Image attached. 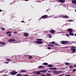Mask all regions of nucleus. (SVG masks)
<instances>
[{
    "label": "nucleus",
    "instance_id": "nucleus-17",
    "mask_svg": "<svg viewBox=\"0 0 76 76\" xmlns=\"http://www.w3.org/2000/svg\"><path fill=\"white\" fill-rule=\"evenodd\" d=\"M42 67H44V66H40L38 67V69H41Z\"/></svg>",
    "mask_w": 76,
    "mask_h": 76
},
{
    "label": "nucleus",
    "instance_id": "nucleus-53",
    "mask_svg": "<svg viewBox=\"0 0 76 76\" xmlns=\"http://www.w3.org/2000/svg\"><path fill=\"white\" fill-rule=\"evenodd\" d=\"M1 11H2V10H1L0 9V12H1Z\"/></svg>",
    "mask_w": 76,
    "mask_h": 76
},
{
    "label": "nucleus",
    "instance_id": "nucleus-60",
    "mask_svg": "<svg viewBox=\"0 0 76 76\" xmlns=\"http://www.w3.org/2000/svg\"><path fill=\"white\" fill-rule=\"evenodd\" d=\"M75 12H76V10H75Z\"/></svg>",
    "mask_w": 76,
    "mask_h": 76
},
{
    "label": "nucleus",
    "instance_id": "nucleus-8",
    "mask_svg": "<svg viewBox=\"0 0 76 76\" xmlns=\"http://www.w3.org/2000/svg\"><path fill=\"white\" fill-rule=\"evenodd\" d=\"M47 69H45L44 70H42V71H39L40 72H41L42 73H45L47 72Z\"/></svg>",
    "mask_w": 76,
    "mask_h": 76
},
{
    "label": "nucleus",
    "instance_id": "nucleus-54",
    "mask_svg": "<svg viewBox=\"0 0 76 76\" xmlns=\"http://www.w3.org/2000/svg\"><path fill=\"white\" fill-rule=\"evenodd\" d=\"M59 76H63V75H60Z\"/></svg>",
    "mask_w": 76,
    "mask_h": 76
},
{
    "label": "nucleus",
    "instance_id": "nucleus-43",
    "mask_svg": "<svg viewBox=\"0 0 76 76\" xmlns=\"http://www.w3.org/2000/svg\"><path fill=\"white\" fill-rule=\"evenodd\" d=\"M48 50H50L51 49V48L48 47Z\"/></svg>",
    "mask_w": 76,
    "mask_h": 76
},
{
    "label": "nucleus",
    "instance_id": "nucleus-52",
    "mask_svg": "<svg viewBox=\"0 0 76 76\" xmlns=\"http://www.w3.org/2000/svg\"><path fill=\"white\" fill-rule=\"evenodd\" d=\"M25 1H29V0H24Z\"/></svg>",
    "mask_w": 76,
    "mask_h": 76
},
{
    "label": "nucleus",
    "instance_id": "nucleus-46",
    "mask_svg": "<svg viewBox=\"0 0 76 76\" xmlns=\"http://www.w3.org/2000/svg\"><path fill=\"white\" fill-rule=\"evenodd\" d=\"M48 46H51V44H49L48 45Z\"/></svg>",
    "mask_w": 76,
    "mask_h": 76
},
{
    "label": "nucleus",
    "instance_id": "nucleus-41",
    "mask_svg": "<svg viewBox=\"0 0 76 76\" xmlns=\"http://www.w3.org/2000/svg\"><path fill=\"white\" fill-rule=\"evenodd\" d=\"M12 4H13V2L11 3H10V5H12Z\"/></svg>",
    "mask_w": 76,
    "mask_h": 76
},
{
    "label": "nucleus",
    "instance_id": "nucleus-23",
    "mask_svg": "<svg viewBox=\"0 0 76 76\" xmlns=\"http://www.w3.org/2000/svg\"><path fill=\"white\" fill-rule=\"evenodd\" d=\"M65 64L66 66H68V65H69V64H70L67 62H65Z\"/></svg>",
    "mask_w": 76,
    "mask_h": 76
},
{
    "label": "nucleus",
    "instance_id": "nucleus-25",
    "mask_svg": "<svg viewBox=\"0 0 76 76\" xmlns=\"http://www.w3.org/2000/svg\"><path fill=\"white\" fill-rule=\"evenodd\" d=\"M48 36H49V38H51L52 37V36H51V34H48Z\"/></svg>",
    "mask_w": 76,
    "mask_h": 76
},
{
    "label": "nucleus",
    "instance_id": "nucleus-24",
    "mask_svg": "<svg viewBox=\"0 0 76 76\" xmlns=\"http://www.w3.org/2000/svg\"><path fill=\"white\" fill-rule=\"evenodd\" d=\"M75 48H76V47L73 46H72L71 48V49H75Z\"/></svg>",
    "mask_w": 76,
    "mask_h": 76
},
{
    "label": "nucleus",
    "instance_id": "nucleus-22",
    "mask_svg": "<svg viewBox=\"0 0 76 76\" xmlns=\"http://www.w3.org/2000/svg\"><path fill=\"white\" fill-rule=\"evenodd\" d=\"M28 57H29V58H28L29 59H31V58H32V56L30 55H29L28 56Z\"/></svg>",
    "mask_w": 76,
    "mask_h": 76
},
{
    "label": "nucleus",
    "instance_id": "nucleus-27",
    "mask_svg": "<svg viewBox=\"0 0 76 76\" xmlns=\"http://www.w3.org/2000/svg\"><path fill=\"white\" fill-rule=\"evenodd\" d=\"M11 32L10 31H8V32H7L6 33V34H10Z\"/></svg>",
    "mask_w": 76,
    "mask_h": 76
},
{
    "label": "nucleus",
    "instance_id": "nucleus-28",
    "mask_svg": "<svg viewBox=\"0 0 76 76\" xmlns=\"http://www.w3.org/2000/svg\"><path fill=\"white\" fill-rule=\"evenodd\" d=\"M22 76V75L20 74H18L16 75V76Z\"/></svg>",
    "mask_w": 76,
    "mask_h": 76
},
{
    "label": "nucleus",
    "instance_id": "nucleus-9",
    "mask_svg": "<svg viewBox=\"0 0 76 76\" xmlns=\"http://www.w3.org/2000/svg\"><path fill=\"white\" fill-rule=\"evenodd\" d=\"M58 1H59V2L60 3H64L65 2V0H58Z\"/></svg>",
    "mask_w": 76,
    "mask_h": 76
},
{
    "label": "nucleus",
    "instance_id": "nucleus-49",
    "mask_svg": "<svg viewBox=\"0 0 76 76\" xmlns=\"http://www.w3.org/2000/svg\"><path fill=\"white\" fill-rule=\"evenodd\" d=\"M23 76H28V75H23Z\"/></svg>",
    "mask_w": 76,
    "mask_h": 76
},
{
    "label": "nucleus",
    "instance_id": "nucleus-13",
    "mask_svg": "<svg viewBox=\"0 0 76 76\" xmlns=\"http://www.w3.org/2000/svg\"><path fill=\"white\" fill-rule=\"evenodd\" d=\"M71 50H72V53H74L76 52V49H71Z\"/></svg>",
    "mask_w": 76,
    "mask_h": 76
},
{
    "label": "nucleus",
    "instance_id": "nucleus-50",
    "mask_svg": "<svg viewBox=\"0 0 76 76\" xmlns=\"http://www.w3.org/2000/svg\"><path fill=\"white\" fill-rule=\"evenodd\" d=\"M41 76H46L45 75H41Z\"/></svg>",
    "mask_w": 76,
    "mask_h": 76
},
{
    "label": "nucleus",
    "instance_id": "nucleus-42",
    "mask_svg": "<svg viewBox=\"0 0 76 76\" xmlns=\"http://www.w3.org/2000/svg\"><path fill=\"white\" fill-rule=\"evenodd\" d=\"M48 69H50V70H52L53 69V68H49Z\"/></svg>",
    "mask_w": 76,
    "mask_h": 76
},
{
    "label": "nucleus",
    "instance_id": "nucleus-57",
    "mask_svg": "<svg viewBox=\"0 0 76 76\" xmlns=\"http://www.w3.org/2000/svg\"><path fill=\"white\" fill-rule=\"evenodd\" d=\"M24 56H25V57H26V56H28V55H25Z\"/></svg>",
    "mask_w": 76,
    "mask_h": 76
},
{
    "label": "nucleus",
    "instance_id": "nucleus-45",
    "mask_svg": "<svg viewBox=\"0 0 76 76\" xmlns=\"http://www.w3.org/2000/svg\"><path fill=\"white\" fill-rule=\"evenodd\" d=\"M73 66H74V67H76V64L73 65Z\"/></svg>",
    "mask_w": 76,
    "mask_h": 76
},
{
    "label": "nucleus",
    "instance_id": "nucleus-58",
    "mask_svg": "<svg viewBox=\"0 0 76 76\" xmlns=\"http://www.w3.org/2000/svg\"><path fill=\"white\" fill-rule=\"evenodd\" d=\"M32 20V19H30L29 20V21H30V20Z\"/></svg>",
    "mask_w": 76,
    "mask_h": 76
},
{
    "label": "nucleus",
    "instance_id": "nucleus-40",
    "mask_svg": "<svg viewBox=\"0 0 76 76\" xmlns=\"http://www.w3.org/2000/svg\"><path fill=\"white\" fill-rule=\"evenodd\" d=\"M72 20H68V22H72Z\"/></svg>",
    "mask_w": 76,
    "mask_h": 76
},
{
    "label": "nucleus",
    "instance_id": "nucleus-15",
    "mask_svg": "<svg viewBox=\"0 0 76 76\" xmlns=\"http://www.w3.org/2000/svg\"><path fill=\"white\" fill-rule=\"evenodd\" d=\"M41 72L39 71L36 72V74H37V75H39L40 74H41Z\"/></svg>",
    "mask_w": 76,
    "mask_h": 76
},
{
    "label": "nucleus",
    "instance_id": "nucleus-14",
    "mask_svg": "<svg viewBox=\"0 0 76 76\" xmlns=\"http://www.w3.org/2000/svg\"><path fill=\"white\" fill-rule=\"evenodd\" d=\"M20 72H22V73H26V71L23 70H21Z\"/></svg>",
    "mask_w": 76,
    "mask_h": 76
},
{
    "label": "nucleus",
    "instance_id": "nucleus-20",
    "mask_svg": "<svg viewBox=\"0 0 76 76\" xmlns=\"http://www.w3.org/2000/svg\"><path fill=\"white\" fill-rule=\"evenodd\" d=\"M6 61H12V60L10 59H7Z\"/></svg>",
    "mask_w": 76,
    "mask_h": 76
},
{
    "label": "nucleus",
    "instance_id": "nucleus-36",
    "mask_svg": "<svg viewBox=\"0 0 76 76\" xmlns=\"http://www.w3.org/2000/svg\"><path fill=\"white\" fill-rule=\"evenodd\" d=\"M52 69H53V70H56V69H57V68H52Z\"/></svg>",
    "mask_w": 76,
    "mask_h": 76
},
{
    "label": "nucleus",
    "instance_id": "nucleus-12",
    "mask_svg": "<svg viewBox=\"0 0 76 76\" xmlns=\"http://www.w3.org/2000/svg\"><path fill=\"white\" fill-rule=\"evenodd\" d=\"M72 2L74 4H76V0H72Z\"/></svg>",
    "mask_w": 76,
    "mask_h": 76
},
{
    "label": "nucleus",
    "instance_id": "nucleus-29",
    "mask_svg": "<svg viewBox=\"0 0 76 76\" xmlns=\"http://www.w3.org/2000/svg\"><path fill=\"white\" fill-rule=\"evenodd\" d=\"M46 75H47V76H51V75L50 74H46Z\"/></svg>",
    "mask_w": 76,
    "mask_h": 76
},
{
    "label": "nucleus",
    "instance_id": "nucleus-19",
    "mask_svg": "<svg viewBox=\"0 0 76 76\" xmlns=\"http://www.w3.org/2000/svg\"><path fill=\"white\" fill-rule=\"evenodd\" d=\"M69 35H72V36H73L74 35V34L73 33L70 32L69 33Z\"/></svg>",
    "mask_w": 76,
    "mask_h": 76
},
{
    "label": "nucleus",
    "instance_id": "nucleus-16",
    "mask_svg": "<svg viewBox=\"0 0 76 76\" xmlns=\"http://www.w3.org/2000/svg\"><path fill=\"white\" fill-rule=\"evenodd\" d=\"M47 67H54L53 65L50 64H49L47 65Z\"/></svg>",
    "mask_w": 76,
    "mask_h": 76
},
{
    "label": "nucleus",
    "instance_id": "nucleus-31",
    "mask_svg": "<svg viewBox=\"0 0 76 76\" xmlns=\"http://www.w3.org/2000/svg\"><path fill=\"white\" fill-rule=\"evenodd\" d=\"M1 44H2V45H5V42H2Z\"/></svg>",
    "mask_w": 76,
    "mask_h": 76
},
{
    "label": "nucleus",
    "instance_id": "nucleus-4",
    "mask_svg": "<svg viewBox=\"0 0 76 76\" xmlns=\"http://www.w3.org/2000/svg\"><path fill=\"white\" fill-rule=\"evenodd\" d=\"M8 41V42H13V41H16V39H9Z\"/></svg>",
    "mask_w": 76,
    "mask_h": 76
},
{
    "label": "nucleus",
    "instance_id": "nucleus-3",
    "mask_svg": "<svg viewBox=\"0 0 76 76\" xmlns=\"http://www.w3.org/2000/svg\"><path fill=\"white\" fill-rule=\"evenodd\" d=\"M61 43L62 44H66L68 43V41H62L61 42Z\"/></svg>",
    "mask_w": 76,
    "mask_h": 76
},
{
    "label": "nucleus",
    "instance_id": "nucleus-44",
    "mask_svg": "<svg viewBox=\"0 0 76 76\" xmlns=\"http://www.w3.org/2000/svg\"><path fill=\"white\" fill-rule=\"evenodd\" d=\"M4 63H6V64H8V63H9V62H4Z\"/></svg>",
    "mask_w": 76,
    "mask_h": 76
},
{
    "label": "nucleus",
    "instance_id": "nucleus-5",
    "mask_svg": "<svg viewBox=\"0 0 76 76\" xmlns=\"http://www.w3.org/2000/svg\"><path fill=\"white\" fill-rule=\"evenodd\" d=\"M17 73H18V72L12 71L11 72V74L12 75H16V74H17Z\"/></svg>",
    "mask_w": 76,
    "mask_h": 76
},
{
    "label": "nucleus",
    "instance_id": "nucleus-47",
    "mask_svg": "<svg viewBox=\"0 0 76 76\" xmlns=\"http://www.w3.org/2000/svg\"><path fill=\"white\" fill-rule=\"evenodd\" d=\"M21 22H22V23H24V21H21Z\"/></svg>",
    "mask_w": 76,
    "mask_h": 76
},
{
    "label": "nucleus",
    "instance_id": "nucleus-6",
    "mask_svg": "<svg viewBox=\"0 0 76 76\" xmlns=\"http://www.w3.org/2000/svg\"><path fill=\"white\" fill-rule=\"evenodd\" d=\"M50 32L51 34H55L56 31H55L54 30H52L50 31Z\"/></svg>",
    "mask_w": 76,
    "mask_h": 76
},
{
    "label": "nucleus",
    "instance_id": "nucleus-39",
    "mask_svg": "<svg viewBox=\"0 0 76 76\" xmlns=\"http://www.w3.org/2000/svg\"><path fill=\"white\" fill-rule=\"evenodd\" d=\"M66 36H67V37H70V36H69V35L68 34H66Z\"/></svg>",
    "mask_w": 76,
    "mask_h": 76
},
{
    "label": "nucleus",
    "instance_id": "nucleus-10",
    "mask_svg": "<svg viewBox=\"0 0 76 76\" xmlns=\"http://www.w3.org/2000/svg\"><path fill=\"white\" fill-rule=\"evenodd\" d=\"M62 72V71H59L58 72L57 71H55V73H56L57 75H58V74H59V73H61Z\"/></svg>",
    "mask_w": 76,
    "mask_h": 76
},
{
    "label": "nucleus",
    "instance_id": "nucleus-30",
    "mask_svg": "<svg viewBox=\"0 0 76 76\" xmlns=\"http://www.w3.org/2000/svg\"><path fill=\"white\" fill-rule=\"evenodd\" d=\"M50 44H55V42L53 41L52 42H50Z\"/></svg>",
    "mask_w": 76,
    "mask_h": 76
},
{
    "label": "nucleus",
    "instance_id": "nucleus-48",
    "mask_svg": "<svg viewBox=\"0 0 76 76\" xmlns=\"http://www.w3.org/2000/svg\"><path fill=\"white\" fill-rule=\"evenodd\" d=\"M50 46L51 47H53V46H54V45H50Z\"/></svg>",
    "mask_w": 76,
    "mask_h": 76
},
{
    "label": "nucleus",
    "instance_id": "nucleus-1",
    "mask_svg": "<svg viewBox=\"0 0 76 76\" xmlns=\"http://www.w3.org/2000/svg\"><path fill=\"white\" fill-rule=\"evenodd\" d=\"M37 41L36 42V44H41L43 43L41 41H42V39H37Z\"/></svg>",
    "mask_w": 76,
    "mask_h": 76
},
{
    "label": "nucleus",
    "instance_id": "nucleus-32",
    "mask_svg": "<svg viewBox=\"0 0 76 76\" xmlns=\"http://www.w3.org/2000/svg\"><path fill=\"white\" fill-rule=\"evenodd\" d=\"M1 30H3V31H4L5 30V28H1Z\"/></svg>",
    "mask_w": 76,
    "mask_h": 76
},
{
    "label": "nucleus",
    "instance_id": "nucleus-51",
    "mask_svg": "<svg viewBox=\"0 0 76 76\" xmlns=\"http://www.w3.org/2000/svg\"><path fill=\"white\" fill-rule=\"evenodd\" d=\"M51 72V71H48V72H49V73H50V72Z\"/></svg>",
    "mask_w": 76,
    "mask_h": 76
},
{
    "label": "nucleus",
    "instance_id": "nucleus-34",
    "mask_svg": "<svg viewBox=\"0 0 76 76\" xmlns=\"http://www.w3.org/2000/svg\"><path fill=\"white\" fill-rule=\"evenodd\" d=\"M13 33L14 34H18V32H14Z\"/></svg>",
    "mask_w": 76,
    "mask_h": 76
},
{
    "label": "nucleus",
    "instance_id": "nucleus-38",
    "mask_svg": "<svg viewBox=\"0 0 76 76\" xmlns=\"http://www.w3.org/2000/svg\"><path fill=\"white\" fill-rule=\"evenodd\" d=\"M55 45H56V46H58V44H55Z\"/></svg>",
    "mask_w": 76,
    "mask_h": 76
},
{
    "label": "nucleus",
    "instance_id": "nucleus-61",
    "mask_svg": "<svg viewBox=\"0 0 76 76\" xmlns=\"http://www.w3.org/2000/svg\"><path fill=\"white\" fill-rule=\"evenodd\" d=\"M22 0V1H24V0Z\"/></svg>",
    "mask_w": 76,
    "mask_h": 76
},
{
    "label": "nucleus",
    "instance_id": "nucleus-55",
    "mask_svg": "<svg viewBox=\"0 0 76 76\" xmlns=\"http://www.w3.org/2000/svg\"><path fill=\"white\" fill-rule=\"evenodd\" d=\"M2 42H0V44H1Z\"/></svg>",
    "mask_w": 76,
    "mask_h": 76
},
{
    "label": "nucleus",
    "instance_id": "nucleus-11",
    "mask_svg": "<svg viewBox=\"0 0 76 76\" xmlns=\"http://www.w3.org/2000/svg\"><path fill=\"white\" fill-rule=\"evenodd\" d=\"M67 31L69 32V33L70 32H72V30L70 28H69L68 30Z\"/></svg>",
    "mask_w": 76,
    "mask_h": 76
},
{
    "label": "nucleus",
    "instance_id": "nucleus-59",
    "mask_svg": "<svg viewBox=\"0 0 76 76\" xmlns=\"http://www.w3.org/2000/svg\"><path fill=\"white\" fill-rule=\"evenodd\" d=\"M75 36H76V33L75 35Z\"/></svg>",
    "mask_w": 76,
    "mask_h": 76
},
{
    "label": "nucleus",
    "instance_id": "nucleus-18",
    "mask_svg": "<svg viewBox=\"0 0 76 76\" xmlns=\"http://www.w3.org/2000/svg\"><path fill=\"white\" fill-rule=\"evenodd\" d=\"M63 18H69V16L67 15H66L63 16Z\"/></svg>",
    "mask_w": 76,
    "mask_h": 76
},
{
    "label": "nucleus",
    "instance_id": "nucleus-21",
    "mask_svg": "<svg viewBox=\"0 0 76 76\" xmlns=\"http://www.w3.org/2000/svg\"><path fill=\"white\" fill-rule=\"evenodd\" d=\"M42 64H43V65H45V66H47V65H48V63H43Z\"/></svg>",
    "mask_w": 76,
    "mask_h": 76
},
{
    "label": "nucleus",
    "instance_id": "nucleus-2",
    "mask_svg": "<svg viewBox=\"0 0 76 76\" xmlns=\"http://www.w3.org/2000/svg\"><path fill=\"white\" fill-rule=\"evenodd\" d=\"M48 18V15H43L42 16L41 18H40L39 19V20H40L41 19H46V18Z\"/></svg>",
    "mask_w": 76,
    "mask_h": 76
},
{
    "label": "nucleus",
    "instance_id": "nucleus-26",
    "mask_svg": "<svg viewBox=\"0 0 76 76\" xmlns=\"http://www.w3.org/2000/svg\"><path fill=\"white\" fill-rule=\"evenodd\" d=\"M58 18H63V15H59L57 16Z\"/></svg>",
    "mask_w": 76,
    "mask_h": 76
},
{
    "label": "nucleus",
    "instance_id": "nucleus-7",
    "mask_svg": "<svg viewBox=\"0 0 76 76\" xmlns=\"http://www.w3.org/2000/svg\"><path fill=\"white\" fill-rule=\"evenodd\" d=\"M23 35L25 37H28V36H29V34L27 33H24Z\"/></svg>",
    "mask_w": 76,
    "mask_h": 76
},
{
    "label": "nucleus",
    "instance_id": "nucleus-37",
    "mask_svg": "<svg viewBox=\"0 0 76 76\" xmlns=\"http://www.w3.org/2000/svg\"><path fill=\"white\" fill-rule=\"evenodd\" d=\"M12 35V34H9V37H10Z\"/></svg>",
    "mask_w": 76,
    "mask_h": 76
},
{
    "label": "nucleus",
    "instance_id": "nucleus-33",
    "mask_svg": "<svg viewBox=\"0 0 76 76\" xmlns=\"http://www.w3.org/2000/svg\"><path fill=\"white\" fill-rule=\"evenodd\" d=\"M73 66H70L69 67V69H72V68H73Z\"/></svg>",
    "mask_w": 76,
    "mask_h": 76
},
{
    "label": "nucleus",
    "instance_id": "nucleus-56",
    "mask_svg": "<svg viewBox=\"0 0 76 76\" xmlns=\"http://www.w3.org/2000/svg\"><path fill=\"white\" fill-rule=\"evenodd\" d=\"M7 76L6 75H3V76Z\"/></svg>",
    "mask_w": 76,
    "mask_h": 76
},
{
    "label": "nucleus",
    "instance_id": "nucleus-35",
    "mask_svg": "<svg viewBox=\"0 0 76 76\" xmlns=\"http://www.w3.org/2000/svg\"><path fill=\"white\" fill-rule=\"evenodd\" d=\"M76 69H74V70H73L72 72H76Z\"/></svg>",
    "mask_w": 76,
    "mask_h": 76
}]
</instances>
